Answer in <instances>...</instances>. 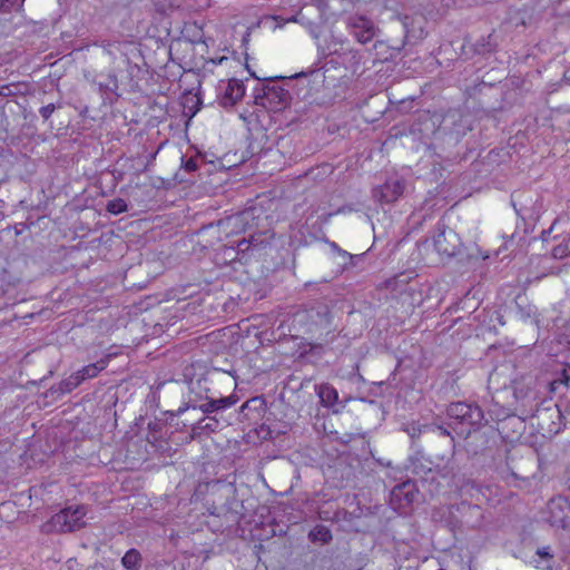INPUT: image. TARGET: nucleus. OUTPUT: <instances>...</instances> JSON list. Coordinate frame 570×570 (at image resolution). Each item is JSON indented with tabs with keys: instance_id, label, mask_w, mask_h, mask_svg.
Masks as SVG:
<instances>
[{
	"instance_id": "obj_13",
	"label": "nucleus",
	"mask_w": 570,
	"mask_h": 570,
	"mask_svg": "<svg viewBox=\"0 0 570 570\" xmlns=\"http://www.w3.org/2000/svg\"><path fill=\"white\" fill-rule=\"evenodd\" d=\"M109 355L100 358L96 363L88 364L83 366L82 368L75 372L77 379L79 380V383L82 384L85 381L95 379L99 375L100 372H102L109 362Z\"/></svg>"
},
{
	"instance_id": "obj_30",
	"label": "nucleus",
	"mask_w": 570,
	"mask_h": 570,
	"mask_svg": "<svg viewBox=\"0 0 570 570\" xmlns=\"http://www.w3.org/2000/svg\"><path fill=\"white\" fill-rule=\"evenodd\" d=\"M183 168L188 173L196 171L198 169V159L195 157H190L186 160L183 159Z\"/></svg>"
},
{
	"instance_id": "obj_5",
	"label": "nucleus",
	"mask_w": 570,
	"mask_h": 570,
	"mask_svg": "<svg viewBox=\"0 0 570 570\" xmlns=\"http://www.w3.org/2000/svg\"><path fill=\"white\" fill-rule=\"evenodd\" d=\"M436 228L438 234L433 236L435 250L442 256H455L460 252L462 245L459 235L442 223H438Z\"/></svg>"
},
{
	"instance_id": "obj_40",
	"label": "nucleus",
	"mask_w": 570,
	"mask_h": 570,
	"mask_svg": "<svg viewBox=\"0 0 570 570\" xmlns=\"http://www.w3.org/2000/svg\"><path fill=\"white\" fill-rule=\"evenodd\" d=\"M332 248H333V249H335V250H337V252H338V249H340V247L337 246V244H336V243H332Z\"/></svg>"
},
{
	"instance_id": "obj_26",
	"label": "nucleus",
	"mask_w": 570,
	"mask_h": 570,
	"mask_svg": "<svg viewBox=\"0 0 570 570\" xmlns=\"http://www.w3.org/2000/svg\"><path fill=\"white\" fill-rule=\"evenodd\" d=\"M223 254L225 259H228L229 262L243 261L232 242H228V244L224 245Z\"/></svg>"
},
{
	"instance_id": "obj_33",
	"label": "nucleus",
	"mask_w": 570,
	"mask_h": 570,
	"mask_svg": "<svg viewBox=\"0 0 570 570\" xmlns=\"http://www.w3.org/2000/svg\"><path fill=\"white\" fill-rule=\"evenodd\" d=\"M303 20H304V17L302 16L301 12H298L297 14L291 16V17L286 18V20H283V23H288V22L304 23Z\"/></svg>"
},
{
	"instance_id": "obj_24",
	"label": "nucleus",
	"mask_w": 570,
	"mask_h": 570,
	"mask_svg": "<svg viewBox=\"0 0 570 570\" xmlns=\"http://www.w3.org/2000/svg\"><path fill=\"white\" fill-rule=\"evenodd\" d=\"M61 107H62V102L61 101L50 102V104H47V105L42 106L39 109V114H40L41 118L43 119V121H48L50 119V117L52 116V114L57 109H60Z\"/></svg>"
},
{
	"instance_id": "obj_6",
	"label": "nucleus",
	"mask_w": 570,
	"mask_h": 570,
	"mask_svg": "<svg viewBox=\"0 0 570 570\" xmlns=\"http://www.w3.org/2000/svg\"><path fill=\"white\" fill-rule=\"evenodd\" d=\"M405 187V179L394 174L389 176L382 185L373 188V197L380 203L391 204L403 195Z\"/></svg>"
},
{
	"instance_id": "obj_15",
	"label": "nucleus",
	"mask_w": 570,
	"mask_h": 570,
	"mask_svg": "<svg viewBox=\"0 0 570 570\" xmlns=\"http://www.w3.org/2000/svg\"><path fill=\"white\" fill-rule=\"evenodd\" d=\"M309 318L321 326H328L332 322L331 309L325 303H316L309 308Z\"/></svg>"
},
{
	"instance_id": "obj_34",
	"label": "nucleus",
	"mask_w": 570,
	"mask_h": 570,
	"mask_svg": "<svg viewBox=\"0 0 570 570\" xmlns=\"http://www.w3.org/2000/svg\"><path fill=\"white\" fill-rule=\"evenodd\" d=\"M337 253H338L342 257H347V258L351 261V264H352V265H354V261H356V259H360V258H361V256H358V255H352V254H350V253H347L346 250H343V249H341V248L338 249V252H337Z\"/></svg>"
},
{
	"instance_id": "obj_10",
	"label": "nucleus",
	"mask_w": 570,
	"mask_h": 570,
	"mask_svg": "<svg viewBox=\"0 0 570 570\" xmlns=\"http://www.w3.org/2000/svg\"><path fill=\"white\" fill-rule=\"evenodd\" d=\"M347 26L354 38L363 45L370 42L377 31L374 22L364 16L350 17Z\"/></svg>"
},
{
	"instance_id": "obj_14",
	"label": "nucleus",
	"mask_w": 570,
	"mask_h": 570,
	"mask_svg": "<svg viewBox=\"0 0 570 570\" xmlns=\"http://www.w3.org/2000/svg\"><path fill=\"white\" fill-rule=\"evenodd\" d=\"M265 411V401L263 397H253L246 401L239 409V414L246 420H254L261 416Z\"/></svg>"
},
{
	"instance_id": "obj_20",
	"label": "nucleus",
	"mask_w": 570,
	"mask_h": 570,
	"mask_svg": "<svg viewBox=\"0 0 570 570\" xmlns=\"http://www.w3.org/2000/svg\"><path fill=\"white\" fill-rule=\"evenodd\" d=\"M309 538L312 541L328 543L332 540V533L326 527L318 525L313 531H311Z\"/></svg>"
},
{
	"instance_id": "obj_16",
	"label": "nucleus",
	"mask_w": 570,
	"mask_h": 570,
	"mask_svg": "<svg viewBox=\"0 0 570 570\" xmlns=\"http://www.w3.org/2000/svg\"><path fill=\"white\" fill-rule=\"evenodd\" d=\"M566 505H567V502L564 500H562L561 498L550 500V502L548 504V509L551 514L552 524L561 525V527L566 525V519L568 517L563 511V507H566Z\"/></svg>"
},
{
	"instance_id": "obj_25",
	"label": "nucleus",
	"mask_w": 570,
	"mask_h": 570,
	"mask_svg": "<svg viewBox=\"0 0 570 570\" xmlns=\"http://www.w3.org/2000/svg\"><path fill=\"white\" fill-rule=\"evenodd\" d=\"M246 240L248 242L250 252L258 250V249L263 248V245L265 243V239L263 238L262 234H254V233H250L248 235V237H246Z\"/></svg>"
},
{
	"instance_id": "obj_28",
	"label": "nucleus",
	"mask_w": 570,
	"mask_h": 570,
	"mask_svg": "<svg viewBox=\"0 0 570 570\" xmlns=\"http://www.w3.org/2000/svg\"><path fill=\"white\" fill-rule=\"evenodd\" d=\"M559 385H570V374L566 370H563L562 373L551 382V389L553 391H556Z\"/></svg>"
},
{
	"instance_id": "obj_4",
	"label": "nucleus",
	"mask_w": 570,
	"mask_h": 570,
	"mask_svg": "<svg viewBox=\"0 0 570 570\" xmlns=\"http://www.w3.org/2000/svg\"><path fill=\"white\" fill-rule=\"evenodd\" d=\"M86 508L83 505L68 507L53 514L45 524V530L57 532H72L85 525L83 518Z\"/></svg>"
},
{
	"instance_id": "obj_37",
	"label": "nucleus",
	"mask_w": 570,
	"mask_h": 570,
	"mask_svg": "<svg viewBox=\"0 0 570 570\" xmlns=\"http://www.w3.org/2000/svg\"><path fill=\"white\" fill-rule=\"evenodd\" d=\"M271 18L277 22L276 27L281 28L286 24V23H283V20H286V18H283L281 16H271Z\"/></svg>"
},
{
	"instance_id": "obj_35",
	"label": "nucleus",
	"mask_w": 570,
	"mask_h": 570,
	"mask_svg": "<svg viewBox=\"0 0 570 570\" xmlns=\"http://www.w3.org/2000/svg\"><path fill=\"white\" fill-rule=\"evenodd\" d=\"M18 0H0V9L9 10L14 4H17Z\"/></svg>"
},
{
	"instance_id": "obj_38",
	"label": "nucleus",
	"mask_w": 570,
	"mask_h": 570,
	"mask_svg": "<svg viewBox=\"0 0 570 570\" xmlns=\"http://www.w3.org/2000/svg\"><path fill=\"white\" fill-rule=\"evenodd\" d=\"M564 79L570 81V68L564 71Z\"/></svg>"
},
{
	"instance_id": "obj_32",
	"label": "nucleus",
	"mask_w": 570,
	"mask_h": 570,
	"mask_svg": "<svg viewBox=\"0 0 570 570\" xmlns=\"http://www.w3.org/2000/svg\"><path fill=\"white\" fill-rule=\"evenodd\" d=\"M430 429H432L433 431L439 432V434L442 435V436H450L452 443L454 442V438L451 435V432L449 430L451 428L449 425H448V428L441 426V425L430 426Z\"/></svg>"
},
{
	"instance_id": "obj_27",
	"label": "nucleus",
	"mask_w": 570,
	"mask_h": 570,
	"mask_svg": "<svg viewBox=\"0 0 570 570\" xmlns=\"http://www.w3.org/2000/svg\"><path fill=\"white\" fill-rule=\"evenodd\" d=\"M230 242L234 244L240 258L245 259L247 253L250 252V247L248 245V242L246 240V237H244L242 239H237V240H230Z\"/></svg>"
},
{
	"instance_id": "obj_3",
	"label": "nucleus",
	"mask_w": 570,
	"mask_h": 570,
	"mask_svg": "<svg viewBox=\"0 0 570 570\" xmlns=\"http://www.w3.org/2000/svg\"><path fill=\"white\" fill-rule=\"evenodd\" d=\"M291 94L283 86L273 79L255 88L254 102L266 110L278 112L284 110L291 102Z\"/></svg>"
},
{
	"instance_id": "obj_29",
	"label": "nucleus",
	"mask_w": 570,
	"mask_h": 570,
	"mask_svg": "<svg viewBox=\"0 0 570 570\" xmlns=\"http://www.w3.org/2000/svg\"><path fill=\"white\" fill-rule=\"evenodd\" d=\"M430 429V426L428 425H419V424H411L407 429H406V432L409 433V435L414 439L416 436H419L423 431Z\"/></svg>"
},
{
	"instance_id": "obj_9",
	"label": "nucleus",
	"mask_w": 570,
	"mask_h": 570,
	"mask_svg": "<svg viewBox=\"0 0 570 570\" xmlns=\"http://www.w3.org/2000/svg\"><path fill=\"white\" fill-rule=\"evenodd\" d=\"M417 491L411 481L402 482L395 485L390 494V502L394 510L404 511L415 500Z\"/></svg>"
},
{
	"instance_id": "obj_22",
	"label": "nucleus",
	"mask_w": 570,
	"mask_h": 570,
	"mask_svg": "<svg viewBox=\"0 0 570 570\" xmlns=\"http://www.w3.org/2000/svg\"><path fill=\"white\" fill-rule=\"evenodd\" d=\"M551 255L553 258L562 259L570 256V237L563 239L560 244L553 247Z\"/></svg>"
},
{
	"instance_id": "obj_12",
	"label": "nucleus",
	"mask_w": 570,
	"mask_h": 570,
	"mask_svg": "<svg viewBox=\"0 0 570 570\" xmlns=\"http://www.w3.org/2000/svg\"><path fill=\"white\" fill-rule=\"evenodd\" d=\"M531 415L541 420H551V424L548 425L549 433H558L560 431L561 423L554 422V419L561 421L562 413L556 404H551V402H542L541 406L537 407Z\"/></svg>"
},
{
	"instance_id": "obj_18",
	"label": "nucleus",
	"mask_w": 570,
	"mask_h": 570,
	"mask_svg": "<svg viewBox=\"0 0 570 570\" xmlns=\"http://www.w3.org/2000/svg\"><path fill=\"white\" fill-rule=\"evenodd\" d=\"M80 385L76 374L72 373L67 379L60 381L57 386L50 389L51 393L66 394L70 393Z\"/></svg>"
},
{
	"instance_id": "obj_31",
	"label": "nucleus",
	"mask_w": 570,
	"mask_h": 570,
	"mask_svg": "<svg viewBox=\"0 0 570 570\" xmlns=\"http://www.w3.org/2000/svg\"><path fill=\"white\" fill-rule=\"evenodd\" d=\"M537 554L544 560H551L553 558L549 546L539 548Z\"/></svg>"
},
{
	"instance_id": "obj_39",
	"label": "nucleus",
	"mask_w": 570,
	"mask_h": 570,
	"mask_svg": "<svg viewBox=\"0 0 570 570\" xmlns=\"http://www.w3.org/2000/svg\"><path fill=\"white\" fill-rule=\"evenodd\" d=\"M302 76H306V73L305 72H299V73H296L294 76L288 77V79L298 78V77H302Z\"/></svg>"
},
{
	"instance_id": "obj_19",
	"label": "nucleus",
	"mask_w": 570,
	"mask_h": 570,
	"mask_svg": "<svg viewBox=\"0 0 570 570\" xmlns=\"http://www.w3.org/2000/svg\"><path fill=\"white\" fill-rule=\"evenodd\" d=\"M219 421L215 416H207L200 419L197 424L193 428V431H207L215 432L218 429Z\"/></svg>"
},
{
	"instance_id": "obj_21",
	"label": "nucleus",
	"mask_w": 570,
	"mask_h": 570,
	"mask_svg": "<svg viewBox=\"0 0 570 570\" xmlns=\"http://www.w3.org/2000/svg\"><path fill=\"white\" fill-rule=\"evenodd\" d=\"M106 209L108 213H110L112 215H119V214L127 212L128 206H127V203L125 202V199L115 198L107 203Z\"/></svg>"
},
{
	"instance_id": "obj_8",
	"label": "nucleus",
	"mask_w": 570,
	"mask_h": 570,
	"mask_svg": "<svg viewBox=\"0 0 570 570\" xmlns=\"http://www.w3.org/2000/svg\"><path fill=\"white\" fill-rule=\"evenodd\" d=\"M217 101L224 107H233L239 101L245 94V86L238 79H229L220 81L217 88Z\"/></svg>"
},
{
	"instance_id": "obj_17",
	"label": "nucleus",
	"mask_w": 570,
	"mask_h": 570,
	"mask_svg": "<svg viewBox=\"0 0 570 570\" xmlns=\"http://www.w3.org/2000/svg\"><path fill=\"white\" fill-rule=\"evenodd\" d=\"M121 564L126 570H140L142 566L141 553L137 549H129L121 558Z\"/></svg>"
},
{
	"instance_id": "obj_41",
	"label": "nucleus",
	"mask_w": 570,
	"mask_h": 570,
	"mask_svg": "<svg viewBox=\"0 0 570 570\" xmlns=\"http://www.w3.org/2000/svg\"><path fill=\"white\" fill-rule=\"evenodd\" d=\"M568 328H569V331H570V320H569Z\"/></svg>"
},
{
	"instance_id": "obj_7",
	"label": "nucleus",
	"mask_w": 570,
	"mask_h": 570,
	"mask_svg": "<svg viewBox=\"0 0 570 570\" xmlns=\"http://www.w3.org/2000/svg\"><path fill=\"white\" fill-rule=\"evenodd\" d=\"M254 210L246 209L235 215L220 219L217 226L223 229L226 235L245 233L254 227Z\"/></svg>"
},
{
	"instance_id": "obj_2",
	"label": "nucleus",
	"mask_w": 570,
	"mask_h": 570,
	"mask_svg": "<svg viewBox=\"0 0 570 570\" xmlns=\"http://www.w3.org/2000/svg\"><path fill=\"white\" fill-rule=\"evenodd\" d=\"M446 415L449 426L464 439L488 423L481 406L471 402H452L446 407Z\"/></svg>"
},
{
	"instance_id": "obj_23",
	"label": "nucleus",
	"mask_w": 570,
	"mask_h": 570,
	"mask_svg": "<svg viewBox=\"0 0 570 570\" xmlns=\"http://www.w3.org/2000/svg\"><path fill=\"white\" fill-rule=\"evenodd\" d=\"M99 90L101 92H111L116 94L118 90V80L114 73L108 75V80L106 82H99Z\"/></svg>"
},
{
	"instance_id": "obj_1",
	"label": "nucleus",
	"mask_w": 570,
	"mask_h": 570,
	"mask_svg": "<svg viewBox=\"0 0 570 570\" xmlns=\"http://www.w3.org/2000/svg\"><path fill=\"white\" fill-rule=\"evenodd\" d=\"M209 381L210 379L208 375L190 379L188 383L190 397L184 406L178 409V414H181L188 409H199L203 413L209 414L228 409L237 402V397L234 395L216 397L212 393Z\"/></svg>"
},
{
	"instance_id": "obj_11",
	"label": "nucleus",
	"mask_w": 570,
	"mask_h": 570,
	"mask_svg": "<svg viewBox=\"0 0 570 570\" xmlns=\"http://www.w3.org/2000/svg\"><path fill=\"white\" fill-rule=\"evenodd\" d=\"M315 393L320 399L322 406L332 409L333 413L337 414L346 405V401H340L337 390L330 383H321L315 385Z\"/></svg>"
},
{
	"instance_id": "obj_36",
	"label": "nucleus",
	"mask_w": 570,
	"mask_h": 570,
	"mask_svg": "<svg viewBox=\"0 0 570 570\" xmlns=\"http://www.w3.org/2000/svg\"><path fill=\"white\" fill-rule=\"evenodd\" d=\"M12 95V90L10 86H1L0 87V96L9 97Z\"/></svg>"
}]
</instances>
